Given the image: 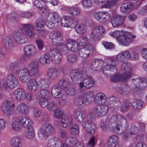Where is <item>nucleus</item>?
<instances>
[{
	"label": "nucleus",
	"mask_w": 147,
	"mask_h": 147,
	"mask_svg": "<svg viewBox=\"0 0 147 147\" xmlns=\"http://www.w3.org/2000/svg\"><path fill=\"white\" fill-rule=\"evenodd\" d=\"M77 42L79 45L83 47L88 46L89 43V39L86 36H82L77 40Z\"/></svg>",
	"instance_id": "39"
},
{
	"label": "nucleus",
	"mask_w": 147,
	"mask_h": 147,
	"mask_svg": "<svg viewBox=\"0 0 147 147\" xmlns=\"http://www.w3.org/2000/svg\"><path fill=\"white\" fill-rule=\"evenodd\" d=\"M139 131V130L138 127L135 124H130L124 131L123 135V138L125 139H126L130 135L136 134Z\"/></svg>",
	"instance_id": "14"
},
{
	"label": "nucleus",
	"mask_w": 147,
	"mask_h": 147,
	"mask_svg": "<svg viewBox=\"0 0 147 147\" xmlns=\"http://www.w3.org/2000/svg\"><path fill=\"white\" fill-rule=\"evenodd\" d=\"M127 120L125 118L120 115H116L113 116L109 122V125L115 124L116 129L120 131L122 126L127 123Z\"/></svg>",
	"instance_id": "8"
},
{
	"label": "nucleus",
	"mask_w": 147,
	"mask_h": 147,
	"mask_svg": "<svg viewBox=\"0 0 147 147\" xmlns=\"http://www.w3.org/2000/svg\"><path fill=\"white\" fill-rule=\"evenodd\" d=\"M81 92L83 95H84V98L87 104H90L92 102V99L94 96L93 92H92L90 91L85 93L84 92L81 91Z\"/></svg>",
	"instance_id": "40"
},
{
	"label": "nucleus",
	"mask_w": 147,
	"mask_h": 147,
	"mask_svg": "<svg viewBox=\"0 0 147 147\" xmlns=\"http://www.w3.org/2000/svg\"><path fill=\"white\" fill-rule=\"evenodd\" d=\"M16 74L18 75L20 80L22 82H25L28 77L30 76L29 70L24 67L20 68L18 70H17Z\"/></svg>",
	"instance_id": "16"
},
{
	"label": "nucleus",
	"mask_w": 147,
	"mask_h": 147,
	"mask_svg": "<svg viewBox=\"0 0 147 147\" xmlns=\"http://www.w3.org/2000/svg\"><path fill=\"white\" fill-rule=\"evenodd\" d=\"M82 4L84 8H90L92 7V2L91 0H82Z\"/></svg>",
	"instance_id": "56"
},
{
	"label": "nucleus",
	"mask_w": 147,
	"mask_h": 147,
	"mask_svg": "<svg viewBox=\"0 0 147 147\" xmlns=\"http://www.w3.org/2000/svg\"><path fill=\"white\" fill-rule=\"evenodd\" d=\"M125 59L121 53L118 54L117 56L110 58L109 60L111 61V63L103 67V74L107 76H108L110 72L116 71V66L118 64L119 62L123 61Z\"/></svg>",
	"instance_id": "3"
},
{
	"label": "nucleus",
	"mask_w": 147,
	"mask_h": 147,
	"mask_svg": "<svg viewBox=\"0 0 147 147\" xmlns=\"http://www.w3.org/2000/svg\"><path fill=\"white\" fill-rule=\"evenodd\" d=\"M67 142L69 144L73 146L78 145V147H84V142L82 141H79L75 137L71 136L68 138Z\"/></svg>",
	"instance_id": "31"
},
{
	"label": "nucleus",
	"mask_w": 147,
	"mask_h": 147,
	"mask_svg": "<svg viewBox=\"0 0 147 147\" xmlns=\"http://www.w3.org/2000/svg\"><path fill=\"white\" fill-rule=\"evenodd\" d=\"M24 54L21 61H28L30 59V57L34 55L36 53V49L32 45H26L24 47Z\"/></svg>",
	"instance_id": "12"
},
{
	"label": "nucleus",
	"mask_w": 147,
	"mask_h": 147,
	"mask_svg": "<svg viewBox=\"0 0 147 147\" xmlns=\"http://www.w3.org/2000/svg\"><path fill=\"white\" fill-rule=\"evenodd\" d=\"M118 138L117 136L113 135L108 139L107 144L108 147H115L118 142Z\"/></svg>",
	"instance_id": "43"
},
{
	"label": "nucleus",
	"mask_w": 147,
	"mask_h": 147,
	"mask_svg": "<svg viewBox=\"0 0 147 147\" xmlns=\"http://www.w3.org/2000/svg\"><path fill=\"white\" fill-rule=\"evenodd\" d=\"M134 5L132 3L127 2L122 4L121 7V11L123 13H129L134 7Z\"/></svg>",
	"instance_id": "34"
},
{
	"label": "nucleus",
	"mask_w": 147,
	"mask_h": 147,
	"mask_svg": "<svg viewBox=\"0 0 147 147\" xmlns=\"http://www.w3.org/2000/svg\"><path fill=\"white\" fill-rule=\"evenodd\" d=\"M68 11L69 14L71 15L76 16L80 14L81 9L78 7H71L69 8Z\"/></svg>",
	"instance_id": "47"
},
{
	"label": "nucleus",
	"mask_w": 147,
	"mask_h": 147,
	"mask_svg": "<svg viewBox=\"0 0 147 147\" xmlns=\"http://www.w3.org/2000/svg\"><path fill=\"white\" fill-rule=\"evenodd\" d=\"M69 18H71V17L69 16H64L63 17V18L60 21L62 26L67 27H70L71 28L74 26L72 25L71 24H68L66 23L65 20L67 19H69Z\"/></svg>",
	"instance_id": "54"
},
{
	"label": "nucleus",
	"mask_w": 147,
	"mask_h": 147,
	"mask_svg": "<svg viewBox=\"0 0 147 147\" xmlns=\"http://www.w3.org/2000/svg\"><path fill=\"white\" fill-rule=\"evenodd\" d=\"M39 85L41 88H48L51 84V81L47 78H42L38 81Z\"/></svg>",
	"instance_id": "45"
},
{
	"label": "nucleus",
	"mask_w": 147,
	"mask_h": 147,
	"mask_svg": "<svg viewBox=\"0 0 147 147\" xmlns=\"http://www.w3.org/2000/svg\"><path fill=\"white\" fill-rule=\"evenodd\" d=\"M73 123L71 118L67 115H63L61 119V125L63 128H67Z\"/></svg>",
	"instance_id": "26"
},
{
	"label": "nucleus",
	"mask_w": 147,
	"mask_h": 147,
	"mask_svg": "<svg viewBox=\"0 0 147 147\" xmlns=\"http://www.w3.org/2000/svg\"><path fill=\"white\" fill-rule=\"evenodd\" d=\"M17 109L20 113L25 115L28 114V109L27 105L24 103H21L18 105Z\"/></svg>",
	"instance_id": "41"
},
{
	"label": "nucleus",
	"mask_w": 147,
	"mask_h": 147,
	"mask_svg": "<svg viewBox=\"0 0 147 147\" xmlns=\"http://www.w3.org/2000/svg\"><path fill=\"white\" fill-rule=\"evenodd\" d=\"M69 62L72 64L76 63L78 61V57L75 55H70L67 57Z\"/></svg>",
	"instance_id": "55"
},
{
	"label": "nucleus",
	"mask_w": 147,
	"mask_h": 147,
	"mask_svg": "<svg viewBox=\"0 0 147 147\" xmlns=\"http://www.w3.org/2000/svg\"><path fill=\"white\" fill-rule=\"evenodd\" d=\"M91 69H96L98 70L101 68V66L100 65L99 61L98 59H93L90 64Z\"/></svg>",
	"instance_id": "49"
},
{
	"label": "nucleus",
	"mask_w": 147,
	"mask_h": 147,
	"mask_svg": "<svg viewBox=\"0 0 147 147\" xmlns=\"http://www.w3.org/2000/svg\"><path fill=\"white\" fill-rule=\"evenodd\" d=\"M60 51L57 49H53L51 50L50 52L49 55L50 57L55 58L59 54H60Z\"/></svg>",
	"instance_id": "60"
},
{
	"label": "nucleus",
	"mask_w": 147,
	"mask_h": 147,
	"mask_svg": "<svg viewBox=\"0 0 147 147\" xmlns=\"http://www.w3.org/2000/svg\"><path fill=\"white\" fill-rule=\"evenodd\" d=\"M38 95L39 99L48 98L50 93L47 90L42 89L38 92Z\"/></svg>",
	"instance_id": "48"
},
{
	"label": "nucleus",
	"mask_w": 147,
	"mask_h": 147,
	"mask_svg": "<svg viewBox=\"0 0 147 147\" xmlns=\"http://www.w3.org/2000/svg\"><path fill=\"white\" fill-rule=\"evenodd\" d=\"M76 43V41L73 39H67L66 42V46L67 49L72 52H77L78 49V45Z\"/></svg>",
	"instance_id": "23"
},
{
	"label": "nucleus",
	"mask_w": 147,
	"mask_h": 147,
	"mask_svg": "<svg viewBox=\"0 0 147 147\" xmlns=\"http://www.w3.org/2000/svg\"><path fill=\"white\" fill-rule=\"evenodd\" d=\"M71 78L74 82H77L82 80L83 78L82 75L79 72L73 71L70 74Z\"/></svg>",
	"instance_id": "37"
},
{
	"label": "nucleus",
	"mask_w": 147,
	"mask_h": 147,
	"mask_svg": "<svg viewBox=\"0 0 147 147\" xmlns=\"http://www.w3.org/2000/svg\"><path fill=\"white\" fill-rule=\"evenodd\" d=\"M118 101L119 99L114 96L109 97L107 99V105L109 106H113Z\"/></svg>",
	"instance_id": "53"
},
{
	"label": "nucleus",
	"mask_w": 147,
	"mask_h": 147,
	"mask_svg": "<svg viewBox=\"0 0 147 147\" xmlns=\"http://www.w3.org/2000/svg\"><path fill=\"white\" fill-rule=\"evenodd\" d=\"M110 35L116 38L119 44L123 45L128 46L133 40L131 38V32L115 30L109 33Z\"/></svg>",
	"instance_id": "2"
},
{
	"label": "nucleus",
	"mask_w": 147,
	"mask_h": 147,
	"mask_svg": "<svg viewBox=\"0 0 147 147\" xmlns=\"http://www.w3.org/2000/svg\"><path fill=\"white\" fill-rule=\"evenodd\" d=\"M121 68L125 71L120 75L121 81H125L130 79L132 76V67L130 64L129 63H123Z\"/></svg>",
	"instance_id": "13"
},
{
	"label": "nucleus",
	"mask_w": 147,
	"mask_h": 147,
	"mask_svg": "<svg viewBox=\"0 0 147 147\" xmlns=\"http://www.w3.org/2000/svg\"><path fill=\"white\" fill-rule=\"evenodd\" d=\"M94 121L93 116L90 113L87 115L86 119L82 124V126L83 129L89 134H94L96 130V126Z\"/></svg>",
	"instance_id": "4"
},
{
	"label": "nucleus",
	"mask_w": 147,
	"mask_h": 147,
	"mask_svg": "<svg viewBox=\"0 0 147 147\" xmlns=\"http://www.w3.org/2000/svg\"><path fill=\"white\" fill-rule=\"evenodd\" d=\"M11 145L12 147H22L21 139L17 136L13 137L11 140Z\"/></svg>",
	"instance_id": "42"
},
{
	"label": "nucleus",
	"mask_w": 147,
	"mask_h": 147,
	"mask_svg": "<svg viewBox=\"0 0 147 147\" xmlns=\"http://www.w3.org/2000/svg\"><path fill=\"white\" fill-rule=\"evenodd\" d=\"M47 75L49 78L54 79L59 76V73L57 69L52 68L48 70Z\"/></svg>",
	"instance_id": "38"
},
{
	"label": "nucleus",
	"mask_w": 147,
	"mask_h": 147,
	"mask_svg": "<svg viewBox=\"0 0 147 147\" xmlns=\"http://www.w3.org/2000/svg\"><path fill=\"white\" fill-rule=\"evenodd\" d=\"M86 111L82 109H79L75 111L74 116L78 121L82 122L84 120L86 116Z\"/></svg>",
	"instance_id": "25"
},
{
	"label": "nucleus",
	"mask_w": 147,
	"mask_h": 147,
	"mask_svg": "<svg viewBox=\"0 0 147 147\" xmlns=\"http://www.w3.org/2000/svg\"><path fill=\"white\" fill-rule=\"evenodd\" d=\"M90 50L86 47L81 48L79 51V56L83 59H86L89 55Z\"/></svg>",
	"instance_id": "44"
},
{
	"label": "nucleus",
	"mask_w": 147,
	"mask_h": 147,
	"mask_svg": "<svg viewBox=\"0 0 147 147\" xmlns=\"http://www.w3.org/2000/svg\"><path fill=\"white\" fill-rule=\"evenodd\" d=\"M15 104L12 100H5L2 103L1 109L6 117L10 116L15 107Z\"/></svg>",
	"instance_id": "9"
},
{
	"label": "nucleus",
	"mask_w": 147,
	"mask_h": 147,
	"mask_svg": "<svg viewBox=\"0 0 147 147\" xmlns=\"http://www.w3.org/2000/svg\"><path fill=\"white\" fill-rule=\"evenodd\" d=\"M34 30V27L30 24H24L20 30H16L12 33V36L17 43L23 44L25 43V37H29L32 38L35 36L36 33L33 32Z\"/></svg>",
	"instance_id": "1"
},
{
	"label": "nucleus",
	"mask_w": 147,
	"mask_h": 147,
	"mask_svg": "<svg viewBox=\"0 0 147 147\" xmlns=\"http://www.w3.org/2000/svg\"><path fill=\"white\" fill-rule=\"evenodd\" d=\"M75 30L78 34H83L87 31V27L85 25L80 24L76 26Z\"/></svg>",
	"instance_id": "46"
},
{
	"label": "nucleus",
	"mask_w": 147,
	"mask_h": 147,
	"mask_svg": "<svg viewBox=\"0 0 147 147\" xmlns=\"http://www.w3.org/2000/svg\"><path fill=\"white\" fill-rule=\"evenodd\" d=\"M48 103V98L39 99V104L42 107H46Z\"/></svg>",
	"instance_id": "64"
},
{
	"label": "nucleus",
	"mask_w": 147,
	"mask_h": 147,
	"mask_svg": "<svg viewBox=\"0 0 147 147\" xmlns=\"http://www.w3.org/2000/svg\"><path fill=\"white\" fill-rule=\"evenodd\" d=\"M47 3L45 0H36L34 1V4L36 7L40 9V13H43L47 11Z\"/></svg>",
	"instance_id": "22"
},
{
	"label": "nucleus",
	"mask_w": 147,
	"mask_h": 147,
	"mask_svg": "<svg viewBox=\"0 0 147 147\" xmlns=\"http://www.w3.org/2000/svg\"><path fill=\"white\" fill-rule=\"evenodd\" d=\"M94 15V18L101 23L105 22L108 21L111 17V14L106 11L96 12Z\"/></svg>",
	"instance_id": "15"
},
{
	"label": "nucleus",
	"mask_w": 147,
	"mask_h": 147,
	"mask_svg": "<svg viewBox=\"0 0 147 147\" xmlns=\"http://www.w3.org/2000/svg\"><path fill=\"white\" fill-rule=\"evenodd\" d=\"M27 85L28 90L32 92H34L37 89L38 84L36 79L33 78L29 80L27 82Z\"/></svg>",
	"instance_id": "27"
},
{
	"label": "nucleus",
	"mask_w": 147,
	"mask_h": 147,
	"mask_svg": "<svg viewBox=\"0 0 147 147\" xmlns=\"http://www.w3.org/2000/svg\"><path fill=\"white\" fill-rule=\"evenodd\" d=\"M126 18L125 16L116 15L112 18L111 22L114 27H118L123 24Z\"/></svg>",
	"instance_id": "18"
},
{
	"label": "nucleus",
	"mask_w": 147,
	"mask_h": 147,
	"mask_svg": "<svg viewBox=\"0 0 147 147\" xmlns=\"http://www.w3.org/2000/svg\"><path fill=\"white\" fill-rule=\"evenodd\" d=\"M7 88L13 89L18 84V82L15 76L12 74L8 75L7 78Z\"/></svg>",
	"instance_id": "20"
},
{
	"label": "nucleus",
	"mask_w": 147,
	"mask_h": 147,
	"mask_svg": "<svg viewBox=\"0 0 147 147\" xmlns=\"http://www.w3.org/2000/svg\"><path fill=\"white\" fill-rule=\"evenodd\" d=\"M106 101V97L103 93L97 94L94 98V102L97 105H101L104 104Z\"/></svg>",
	"instance_id": "30"
},
{
	"label": "nucleus",
	"mask_w": 147,
	"mask_h": 147,
	"mask_svg": "<svg viewBox=\"0 0 147 147\" xmlns=\"http://www.w3.org/2000/svg\"><path fill=\"white\" fill-rule=\"evenodd\" d=\"M25 93L24 89L22 88H18L14 92L15 98L18 101L23 100L24 98Z\"/></svg>",
	"instance_id": "32"
},
{
	"label": "nucleus",
	"mask_w": 147,
	"mask_h": 147,
	"mask_svg": "<svg viewBox=\"0 0 147 147\" xmlns=\"http://www.w3.org/2000/svg\"><path fill=\"white\" fill-rule=\"evenodd\" d=\"M61 89L59 87L58 85L55 84L52 87L51 94L55 98H58L62 96Z\"/></svg>",
	"instance_id": "33"
},
{
	"label": "nucleus",
	"mask_w": 147,
	"mask_h": 147,
	"mask_svg": "<svg viewBox=\"0 0 147 147\" xmlns=\"http://www.w3.org/2000/svg\"><path fill=\"white\" fill-rule=\"evenodd\" d=\"M94 121L93 116L90 113L87 115L86 119L82 124V126L83 129L89 134H94L96 130V126Z\"/></svg>",
	"instance_id": "5"
},
{
	"label": "nucleus",
	"mask_w": 147,
	"mask_h": 147,
	"mask_svg": "<svg viewBox=\"0 0 147 147\" xmlns=\"http://www.w3.org/2000/svg\"><path fill=\"white\" fill-rule=\"evenodd\" d=\"M59 142H60L58 138L53 137L49 141L48 146V147H56V145Z\"/></svg>",
	"instance_id": "50"
},
{
	"label": "nucleus",
	"mask_w": 147,
	"mask_h": 147,
	"mask_svg": "<svg viewBox=\"0 0 147 147\" xmlns=\"http://www.w3.org/2000/svg\"><path fill=\"white\" fill-rule=\"evenodd\" d=\"M143 102L140 100H136L133 102L132 106L135 109H140L143 106Z\"/></svg>",
	"instance_id": "51"
},
{
	"label": "nucleus",
	"mask_w": 147,
	"mask_h": 147,
	"mask_svg": "<svg viewBox=\"0 0 147 147\" xmlns=\"http://www.w3.org/2000/svg\"><path fill=\"white\" fill-rule=\"evenodd\" d=\"M74 103L77 106H81L84 104H87L84 98V95L81 91L77 94V96L75 99Z\"/></svg>",
	"instance_id": "29"
},
{
	"label": "nucleus",
	"mask_w": 147,
	"mask_h": 147,
	"mask_svg": "<svg viewBox=\"0 0 147 147\" xmlns=\"http://www.w3.org/2000/svg\"><path fill=\"white\" fill-rule=\"evenodd\" d=\"M105 32V30L103 26H97L92 30L90 38L94 41H98L103 36V34Z\"/></svg>",
	"instance_id": "11"
},
{
	"label": "nucleus",
	"mask_w": 147,
	"mask_h": 147,
	"mask_svg": "<svg viewBox=\"0 0 147 147\" xmlns=\"http://www.w3.org/2000/svg\"><path fill=\"white\" fill-rule=\"evenodd\" d=\"M115 1L114 0L111 1L110 2H108V1H107V3H105V4L103 5V8L105 7L111 8L115 4Z\"/></svg>",
	"instance_id": "61"
},
{
	"label": "nucleus",
	"mask_w": 147,
	"mask_h": 147,
	"mask_svg": "<svg viewBox=\"0 0 147 147\" xmlns=\"http://www.w3.org/2000/svg\"><path fill=\"white\" fill-rule=\"evenodd\" d=\"M28 67L29 69L30 76H34L36 74L38 70V63L36 61H32L28 64Z\"/></svg>",
	"instance_id": "21"
},
{
	"label": "nucleus",
	"mask_w": 147,
	"mask_h": 147,
	"mask_svg": "<svg viewBox=\"0 0 147 147\" xmlns=\"http://www.w3.org/2000/svg\"><path fill=\"white\" fill-rule=\"evenodd\" d=\"M50 17V20L49 22V26H50L51 27H56L58 25V24L61 21L59 14L56 12H52L49 14Z\"/></svg>",
	"instance_id": "17"
},
{
	"label": "nucleus",
	"mask_w": 147,
	"mask_h": 147,
	"mask_svg": "<svg viewBox=\"0 0 147 147\" xmlns=\"http://www.w3.org/2000/svg\"><path fill=\"white\" fill-rule=\"evenodd\" d=\"M108 109V107L106 105L102 106L101 107L96 106L93 109V112L96 116L102 117L106 114Z\"/></svg>",
	"instance_id": "19"
},
{
	"label": "nucleus",
	"mask_w": 147,
	"mask_h": 147,
	"mask_svg": "<svg viewBox=\"0 0 147 147\" xmlns=\"http://www.w3.org/2000/svg\"><path fill=\"white\" fill-rule=\"evenodd\" d=\"M108 126L107 122V121H102L100 124V126L103 131H106Z\"/></svg>",
	"instance_id": "63"
},
{
	"label": "nucleus",
	"mask_w": 147,
	"mask_h": 147,
	"mask_svg": "<svg viewBox=\"0 0 147 147\" xmlns=\"http://www.w3.org/2000/svg\"><path fill=\"white\" fill-rule=\"evenodd\" d=\"M85 84V88L86 89H89L94 85L95 81L94 78L90 76H86L84 80Z\"/></svg>",
	"instance_id": "28"
},
{
	"label": "nucleus",
	"mask_w": 147,
	"mask_h": 147,
	"mask_svg": "<svg viewBox=\"0 0 147 147\" xmlns=\"http://www.w3.org/2000/svg\"><path fill=\"white\" fill-rule=\"evenodd\" d=\"M130 107V104L128 102L125 103L121 107L120 110L123 113L126 112Z\"/></svg>",
	"instance_id": "62"
},
{
	"label": "nucleus",
	"mask_w": 147,
	"mask_h": 147,
	"mask_svg": "<svg viewBox=\"0 0 147 147\" xmlns=\"http://www.w3.org/2000/svg\"><path fill=\"white\" fill-rule=\"evenodd\" d=\"M29 121L30 119L26 117H16L12 122V128L15 131H20L22 129V126L25 127L27 126Z\"/></svg>",
	"instance_id": "7"
},
{
	"label": "nucleus",
	"mask_w": 147,
	"mask_h": 147,
	"mask_svg": "<svg viewBox=\"0 0 147 147\" xmlns=\"http://www.w3.org/2000/svg\"><path fill=\"white\" fill-rule=\"evenodd\" d=\"M3 44L5 49L6 50L9 51H12L14 47L12 40L9 37H7L4 39Z\"/></svg>",
	"instance_id": "35"
},
{
	"label": "nucleus",
	"mask_w": 147,
	"mask_h": 147,
	"mask_svg": "<svg viewBox=\"0 0 147 147\" xmlns=\"http://www.w3.org/2000/svg\"><path fill=\"white\" fill-rule=\"evenodd\" d=\"M45 24L44 20L41 19L36 20L35 23V26L40 28H43Z\"/></svg>",
	"instance_id": "57"
},
{
	"label": "nucleus",
	"mask_w": 147,
	"mask_h": 147,
	"mask_svg": "<svg viewBox=\"0 0 147 147\" xmlns=\"http://www.w3.org/2000/svg\"><path fill=\"white\" fill-rule=\"evenodd\" d=\"M32 122L30 120V121L25 127L27 128V131L25 134L26 137L28 139H32L34 138L35 133L32 125Z\"/></svg>",
	"instance_id": "24"
},
{
	"label": "nucleus",
	"mask_w": 147,
	"mask_h": 147,
	"mask_svg": "<svg viewBox=\"0 0 147 147\" xmlns=\"http://www.w3.org/2000/svg\"><path fill=\"white\" fill-rule=\"evenodd\" d=\"M56 108L57 105L55 103L51 102L48 103L47 109L51 112H53Z\"/></svg>",
	"instance_id": "58"
},
{
	"label": "nucleus",
	"mask_w": 147,
	"mask_h": 147,
	"mask_svg": "<svg viewBox=\"0 0 147 147\" xmlns=\"http://www.w3.org/2000/svg\"><path fill=\"white\" fill-rule=\"evenodd\" d=\"M70 132L71 135L77 136L79 132V128L78 125H74L70 129Z\"/></svg>",
	"instance_id": "52"
},
{
	"label": "nucleus",
	"mask_w": 147,
	"mask_h": 147,
	"mask_svg": "<svg viewBox=\"0 0 147 147\" xmlns=\"http://www.w3.org/2000/svg\"><path fill=\"white\" fill-rule=\"evenodd\" d=\"M50 55L47 53H44L40 56L39 59V61L40 64L46 65L50 62Z\"/></svg>",
	"instance_id": "36"
},
{
	"label": "nucleus",
	"mask_w": 147,
	"mask_h": 147,
	"mask_svg": "<svg viewBox=\"0 0 147 147\" xmlns=\"http://www.w3.org/2000/svg\"><path fill=\"white\" fill-rule=\"evenodd\" d=\"M54 132L53 127L50 124L46 123L40 128L38 133V137L40 140H44L47 137L53 134Z\"/></svg>",
	"instance_id": "6"
},
{
	"label": "nucleus",
	"mask_w": 147,
	"mask_h": 147,
	"mask_svg": "<svg viewBox=\"0 0 147 147\" xmlns=\"http://www.w3.org/2000/svg\"><path fill=\"white\" fill-rule=\"evenodd\" d=\"M65 91L67 94L70 96H74L76 94V88L75 87L65 89Z\"/></svg>",
	"instance_id": "59"
},
{
	"label": "nucleus",
	"mask_w": 147,
	"mask_h": 147,
	"mask_svg": "<svg viewBox=\"0 0 147 147\" xmlns=\"http://www.w3.org/2000/svg\"><path fill=\"white\" fill-rule=\"evenodd\" d=\"M63 36L62 33L59 31L54 30L50 32L49 35V38L51 40L52 44L58 46L62 45L61 41Z\"/></svg>",
	"instance_id": "10"
}]
</instances>
